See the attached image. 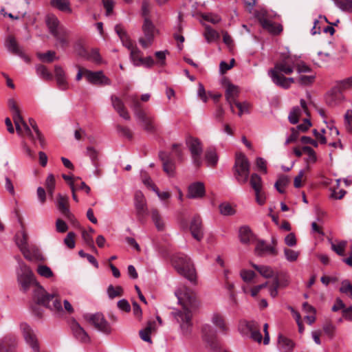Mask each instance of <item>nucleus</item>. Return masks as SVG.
I'll list each match as a JSON object with an SVG mask.
<instances>
[{"label": "nucleus", "instance_id": "obj_1", "mask_svg": "<svg viewBox=\"0 0 352 352\" xmlns=\"http://www.w3.org/2000/svg\"><path fill=\"white\" fill-rule=\"evenodd\" d=\"M19 265L17 280L21 290L26 292L32 286H35L33 300L36 305H43L55 312H63V308L58 294L56 293L48 294L43 287L39 285L34 278L32 271L21 259L19 261Z\"/></svg>", "mask_w": 352, "mask_h": 352}, {"label": "nucleus", "instance_id": "obj_2", "mask_svg": "<svg viewBox=\"0 0 352 352\" xmlns=\"http://www.w3.org/2000/svg\"><path fill=\"white\" fill-rule=\"evenodd\" d=\"M179 309H174L171 315L179 324L183 336H188L192 330V318L194 313L199 307V302L195 294L190 289L182 287L175 292Z\"/></svg>", "mask_w": 352, "mask_h": 352}, {"label": "nucleus", "instance_id": "obj_3", "mask_svg": "<svg viewBox=\"0 0 352 352\" xmlns=\"http://www.w3.org/2000/svg\"><path fill=\"white\" fill-rule=\"evenodd\" d=\"M172 263L175 270L187 278L190 283L195 284L197 273L191 258L182 253L176 254L172 257Z\"/></svg>", "mask_w": 352, "mask_h": 352}, {"label": "nucleus", "instance_id": "obj_4", "mask_svg": "<svg viewBox=\"0 0 352 352\" xmlns=\"http://www.w3.org/2000/svg\"><path fill=\"white\" fill-rule=\"evenodd\" d=\"M250 164L246 156L240 153L236 154L233 166L234 176L240 184H245L249 178Z\"/></svg>", "mask_w": 352, "mask_h": 352}, {"label": "nucleus", "instance_id": "obj_5", "mask_svg": "<svg viewBox=\"0 0 352 352\" xmlns=\"http://www.w3.org/2000/svg\"><path fill=\"white\" fill-rule=\"evenodd\" d=\"M131 100V107L134 111L135 116L140 122L143 129L150 133L155 131V126L153 124V118L148 116L146 113L142 109L141 104L136 96H131L129 97Z\"/></svg>", "mask_w": 352, "mask_h": 352}, {"label": "nucleus", "instance_id": "obj_6", "mask_svg": "<svg viewBox=\"0 0 352 352\" xmlns=\"http://www.w3.org/2000/svg\"><path fill=\"white\" fill-rule=\"evenodd\" d=\"M295 58L287 56L283 60L277 62L274 68L268 71V75L272 81L275 79V76H284V74L289 75L293 73L295 69Z\"/></svg>", "mask_w": 352, "mask_h": 352}, {"label": "nucleus", "instance_id": "obj_7", "mask_svg": "<svg viewBox=\"0 0 352 352\" xmlns=\"http://www.w3.org/2000/svg\"><path fill=\"white\" fill-rule=\"evenodd\" d=\"M186 144L190 152L192 164L197 168L200 167L202 164L203 148L201 142L197 138L188 136L186 139Z\"/></svg>", "mask_w": 352, "mask_h": 352}, {"label": "nucleus", "instance_id": "obj_8", "mask_svg": "<svg viewBox=\"0 0 352 352\" xmlns=\"http://www.w3.org/2000/svg\"><path fill=\"white\" fill-rule=\"evenodd\" d=\"M85 318L99 331L106 334H109L111 332L110 324L105 319L103 314L100 313L87 314L85 316Z\"/></svg>", "mask_w": 352, "mask_h": 352}, {"label": "nucleus", "instance_id": "obj_9", "mask_svg": "<svg viewBox=\"0 0 352 352\" xmlns=\"http://www.w3.org/2000/svg\"><path fill=\"white\" fill-rule=\"evenodd\" d=\"M142 31L144 36L139 38V43L142 47L148 48L153 43L156 31L155 25L148 18H144Z\"/></svg>", "mask_w": 352, "mask_h": 352}, {"label": "nucleus", "instance_id": "obj_10", "mask_svg": "<svg viewBox=\"0 0 352 352\" xmlns=\"http://www.w3.org/2000/svg\"><path fill=\"white\" fill-rule=\"evenodd\" d=\"M19 222L21 224V230L20 232L16 234L15 236V241L16 244L20 249L21 252L23 254L24 257L27 259H30V250L28 248V234L26 233L25 230V226L23 223L22 222V220L21 218H19Z\"/></svg>", "mask_w": 352, "mask_h": 352}, {"label": "nucleus", "instance_id": "obj_11", "mask_svg": "<svg viewBox=\"0 0 352 352\" xmlns=\"http://www.w3.org/2000/svg\"><path fill=\"white\" fill-rule=\"evenodd\" d=\"M134 206L136 211V215L139 221H142L143 219L148 215V208L144 195L140 190L136 191L135 193Z\"/></svg>", "mask_w": 352, "mask_h": 352}, {"label": "nucleus", "instance_id": "obj_12", "mask_svg": "<svg viewBox=\"0 0 352 352\" xmlns=\"http://www.w3.org/2000/svg\"><path fill=\"white\" fill-rule=\"evenodd\" d=\"M84 76L87 81L93 85H109L111 83L110 80L104 75L102 71L92 72L84 69Z\"/></svg>", "mask_w": 352, "mask_h": 352}, {"label": "nucleus", "instance_id": "obj_13", "mask_svg": "<svg viewBox=\"0 0 352 352\" xmlns=\"http://www.w3.org/2000/svg\"><path fill=\"white\" fill-rule=\"evenodd\" d=\"M202 337L204 341L213 350H217L219 347V344L217 338L216 332L209 324H204L202 327Z\"/></svg>", "mask_w": 352, "mask_h": 352}, {"label": "nucleus", "instance_id": "obj_14", "mask_svg": "<svg viewBox=\"0 0 352 352\" xmlns=\"http://www.w3.org/2000/svg\"><path fill=\"white\" fill-rule=\"evenodd\" d=\"M20 328L26 343L29 344L34 351L38 352L39 351V346L36 336L33 330L26 323H22Z\"/></svg>", "mask_w": 352, "mask_h": 352}, {"label": "nucleus", "instance_id": "obj_15", "mask_svg": "<svg viewBox=\"0 0 352 352\" xmlns=\"http://www.w3.org/2000/svg\"><path fill=\"white\" fill-rule=\"evenodd\" d=\"M190 231L192 237L198 241L203 239L204 236L202 220L199 215L195 216L190 223Z\"/></svg>", "mask_w": 352, "mask_h": 352}, {"label": "nucleus", "instance_id": "obj_16", "mask_svg": "<svg viewBox=\"0 0 352 352\" xmlns=\"http://www.w3.org/2000/svg\"><path fill=\"white\" fill-rule=\"evenodd\" d=\"M255 254L258 256L266 255L276 256L278 250L274 246L268 245L264 240H258L254 249Z\"/></svg>", "mask_w": 352, "mask_h": 352}, {"label": "nucleus", "instance_id": "obj_17", "mask_svg": "<svg viewBox=\"0 0 352 352\" xmlns=\"http://www.w3.org/2000/svg\"><path fill=\"white\" fill-rule=\"evenodd\" d=\"M70 328L74 338L82 343H88L90 342V338L85 330L77 322L73 320L71 322Z\"/></svg>", "mask_w": 352, "mask_h": 352}, {"label": "nucleus", "instance_id": "obj_18", "mask_svg": "<svg viewBox=\"0 0 352 352\" xmlns=\"http://www.w3.org/2000/svg\"><path fill=\"white\" fill-rule=\"evenodd\" d=\"M159 158L163 162V170L169 176H173L175 170V163L169 154L164 151L159 153Z\"/></svg>", "mask_w": 352, "mask_h": 352}, {"label": "nucleus", "instance_id": "obj_19", "mask_svg": "<svg viewBox=\"0 0 352 352\" xmlns=\"http://www.w3.org/2000/svg\"><path fill=\"white\" fill-rule=\"evenodd\" d=\"M111 104L113 109L117 111L120 117L124 120H129L131 117L126 110L123 101L118 96L113 95L111 96Z\"/></svg>", "mask_w": 352, "mask_h": 352}, {"label": "nucleus", "instance_id": "obj_20", "mask_svg": "<svg viewBox=\"0 0 352 352\" xmlns=\"http://www.w3.org/2000/svg\"><path fill=\"white\" fill-rule=\"evenodd\" d=\"M205 195V186L204 183L197 182L188 186L187 197L190 199H199Z\"/></svg>", "mask_w": 352, "mask_h": 352}, {"label": "nucleus", "instance_id": "obj_21", "mask_svg": "<svg viewBox=\"0 0 352 352\" xmlns=\"http://www.w3.org/2000/svg\"><path fill=\"white\" fill-rule=\"evenodd\" d=\"M225 95L226 100L230 106V109L232 112L234 113V110L233 104L239 95L238 87L234 85L233 84L229 83L226 87Z\"/></svg>", "mask_w": 352, "mask_h": 352}, {"label": "nucleus", "instance_id": "obj_22", "mask_svg": "<svg viewBox=\"0 0 352 352\" xmlns=\"http://www.w3.org/2000/svg\"><path fill=\"white\" fill-rule=\"evenodd\" d=\"M56 206L59 211L67 219L72 217L68 207V197L58 194L57 196Z\"/></svg>", "mask_w": 352, "mask_h": 352}, {"label": "nucleus", "instance_id": "obj_23", "mask_svg": "<svg viewBox=\"0 0 352 352\" xmlns=\"http://www.w3.org/2000/svg\"><path fill=\"white\" fill-rule=\"evenodd\" d=\"M343 89H344L339 82L336 87L332 89L331 93L327 96V103L330 106L336 105L338 103V101L342 99V96L341 92Z\"/></svg>", "mask_w": 352, "mask_h": 352}, {"label": "nucleus", "instance_id": "obj_24", "mask_svg": "<svg viewBox=\"0 0 352 352\" xmlns=\"http://www.w3.org/2000/svg\"><path fill=\"white\" fill-rule=\"evenodd\" d=\"M245 327L250 333V338L258 342H261L262 335L259 331L258 325L254 321L245 322Z\"/></svg>", "mask_w": 352, "mask_h": 352}, {"label": "nucleus", "instance_id": "obj_25", "mask_svg": "<svg viewBox=\"0 0 352 352\" xmlns=\"http://www.w3.org/2000/svg\"><path fill=\"white\" fill-rule=\"evenodd\" d=\"M45 22L50 32L53 35L60 31L63 28H59L60 21L54 14H48L46 16Z\"/></svg>", "mask_w": 352, "mask_h": 352}, {"label": "nucleus", "instance_id": "obj_26", "mask_svg": "<svg viewBox=\"0 0 352 352\" xmlns=\"http://www.w3.org/2000/svg\"><path fill=\"white\" fill-rule=\"evenodd\" d=\"M5 45L8 50L11 53L19 56H22L23 55V51L19 47L14 37L12 36H8L6 41Z\"/></svg>", "mask_w": 352, "mask_h": 352}, {"label": "nucleus", "instance_id": "obj_27", "mask_svg": "<svg viewBox=\"0 0 352 352\" xmlns=\"http://www.w3.org/2000/svg\"><path fill=\"white\" fill-rule=\"evenodd\" d=\"M50 3L52 7L61 12L68 14H71L72 12L69 0H50Z\"/></svg>", "mask_w": 352, "mask_h": 352}, {"label": "nucleus", "instance_id": "obj_28", "mask_svg": "<svg viewBox=\"0 0 352 352\" xmlns=\"http://www.w3.org/2000/svg\"><path fill=\"white\" fill-rule=\"evenodd\" d=\"M252 267H254L259 274L265 278H273L276 275L274 270L272 267L268 265H258L254 263H251Z\"/></svg>", "mask_w": 352, "mask_h": 352}, {"label": "nucleus", "instance_id": "obj_29", "mask_svg": "<svg viewBox=\"0 0 352 352\" xmlns=\"http://www.w3.org/2000/svg\"><path fill=\"white\" fill-rule=\"evenodd\" d=\"M261 26L263 29L274 35L278 34L283 31V27L280 24L274 23L270 19L264 22Z\"/></svg>", "mask_w": 352, "mask_h": 352}, {"label": "nucleus", "instance_id": "obj_30", "mask_svg": "<svg viewBox=\"0 0 352 352\" xmlns=\"http://www.w3.org/2000/svg\"><path fill=\"white\" fill-rule=\"evenodd\" d=\"M278 346L282 352H291L294 347L293 342L282 335L278 336Z\"/></svg>", "mask_w": 352, "mask_h": 352}, {"label": "nucleus", "instance_id": "obj_31", "mask_svg": "<svg viewBox=\"0 0 352 352\" xmlns=\"http://www.w3.org/2000/svg\"><path fill=\"white\" fill-rule=\"evenodd\" d=\"M127 47L130 50V57L135 66L141 65L142 61V56L141 51L137 47H133L131 44L129 45Z\"/></svg>", "mask_w": 352, "mask_h": 352}, {"label": "nucleus", "instance_id": "obj_32", "mask_svg": "<svg viewBox=\"0 0 352 352\" xmlns=\"http://www.w3.org/2000/svg\"><path fill=\"white\" fill-rule=\"evenodd\" d=\"M86 155L90 158L92 164L95 168L100 166L99 151L93 146H87Z\"/></svg>", "mask_w": 352, "mask_h": 352}, {"label": "nucleus", "instance_id": "obj_33", "mask_svg": "<svg viewBox=\"0 0 352 352\" xmlns=\"http://www.w3.org/2000/svg\"><path fill=\"white\" fill-rule=\"evenodd\" d=\"M205 159L208 166L214 167L218 162V155L214 148H210L206 150L205 153Z\"/></svg>", "mask_w": 352, "mask_h": 352}, {"label": "nucleus", "instance_id": "obj_34", "mask_svg": "<svg viewBox=\"0 0 352 352\" xmlns=\"http://www.w3.org/2000/svg\"><path fill=\"white\" fill-rule=\"evenodd\" d=\"M239 238L241 243H249L253 238V234L248 226H243L239 230Z\"/></svg>", "mask_w": 352, "mask_h": 352}, {"label": "nucleus", "instance_id": "obj_35", "mask_svg": "<svg viewBox=\"0 0 352 352\" xmlns=\"http://www.w3.org/2000/svg\"><path fill=\"white\" fill-rule=\"evenodd\" d=\"M276 85L284 89L290 87L291 84L295 82L294 78H286L285 76H275V79L272 81Z\"/></svg>", "mask_w": 352, "mask_h": 352}, {"label": "nucleus", "instance_id": "obj_36", "mask_svg": "<svg viewBox=\"0 0 352 352\" xmlns=\"http://www.w3.org/2000/svg\"><path fill=\"white\" fill-rule=\"evenodd\" d=\"M212 322L219 328L220 332L223 333H226L227 332L228 327L222 316L219 314H214L212 318Z\"/></svg>", "mask_w": 352, "mask_h": 352}, {"label": "nucleus", "instance_id": "obj_37", "mask_svg": "<svg viewBox=\"0 0 352 352\" xmlns=\"http://www.w3.org/2000/svg\"><path fill=\"white\" fill-rule=\"evenodd\" d=\"M204 36L208 43L214 42L219 38V33L209 25L206 26Z\"/></svg>", "mask_w": 352, "mask_h": 352}, {"label": "nucleus", "instance_id": "obj_38", "mask_svg": "<svg viewBox=\"0 0 352 352\" xmlns=\"http://www.w3.org/2000/svg\"><path fill=\"white\" fill-rule=\"evenodd\" d=\"M66 35L67 32L65 29H61L60 32L53 34L57 41L56 44L57 46H60L63 48L67 45L68 42L66 38Z\"/></svg>", "mask_w": 352, "mask_h": 352}, {"label": "nucleus", "instance_id": "obj_39", "mask_svg": "<svg viewBox=\"0 0 352 352\" xmlns=\"http://www.w3.org/2000/svg\"><path fill=\"white\" fill-rule=\"evenodd\" d=\"M250 184L254 191H258L263 188L262 179L256 173H253L251 175Z\"/></svg>", "mask_w": 352, "mask_h": 352}, {"label": "nucleus", "instance_id": "obj_40", "mask_svg": "<svg viewBox=\"0 0 352 352\" xmlns=\"http://www.w3.org/2000/svg\"><path fill=\"white\" fill-rule=\"evenodd\" d=\"M152 219L158 230H162L164 228V223L157 209L151 210Z\"/></svg>", "mask_w": 352, "mask_h": 352}, {"label": "nucleus", "instance_id": "obj_41", "mask_svg": "<svg viewBox=\"0 0 352 352\" xmlns=\"http://www.w3.org/2000/svg\"><path fill=\"white\" fill-rule=\"evenodd\" d=\"M36 74L45 80L52 79V74L47 70V67L43 65H38L36 67Z\"/></svg>", "mask_w": 352, "mask_h": 352}, {"label": "nucleus", "instance_id": "obj_42", "mask_svg": "<svg viewBox=\"0 0 352 352\" xmlns=\"http://www.w3.org/2000/svg\"><path fill=\"white\" fill-rule=\"evenodd\" d=\"M301 113L302 111L299 107H293L288 116L289 122L292 124H297L299 121V118L301 116Z\"/></svg>", "mask_w": 352, "mask_h": 352}, {"label": "nucleus", "instance_id": "obj_43", "mask_svg": "<svg viewBox=\"0 0 352 352\" xmlns=\"http://www.w3.org/2000/svg\"><path fill=\"white\" fill-rule=\"evenodd\" d=\"M342 11L352 12V0H333Z\"/></svg>", "mask_w": 352, "mask_h": 352}, {"label": "nucleus", "instance_id": "obj_44", "mask_svg": "<svg viewBox=\"0 0 352 352\" xmlns=\"http://www.w3.org/2000/svg\"><path fill=\"white\" fill-rule=\"evenodd\" d=\"M84 56L87 60H91L96 63H100L101 62V56L97 49H92L90 52H85Z\"/></svg>", "mask_w": 352, "mask_h": 352}, {"label": "nucleus", "instance_id": "obj_45", "mask_svg": "<svg viewBox=\"0 0 352 352\" xmlns=\"http://www.w3.org/2000/svg\"><path fill=\"white\" fill-rule=\"evenodd\" d=\"M45 187L49 195L52 197L55 188V178L52 174H50L45 180Z\"/></svg>", "mask_w": 352, "mask_h": 352}, {"label": "nucleus", "instance_id": "obj_46", "mask_svg": "<svg viewBox=\"0 0 352 352\" xmlns=\"http://www.w3.org/2000/svg\"><path fill=\"white\" fill-rule=\"evenodd\" d=\"M38 58L43 62L52 63L56 58V53L54 51H47L46 53H38Z\"/></svg>", "mask_w": 352, "mask_h": 352}, {"label": "nucleus", "instance_id": "obj_47", "mask_svg": "<svg viewBox=\"0 0 352 352\" xmlns=\"http://www.w3.org/2000/svg\"><path fill=\"white\" fill-rule=\"evenodd\" d=\"M295 69L298 74L309 73L311 72V68L306 65L303 61L298 60L295 58Z\"/></svg>", "mask_w": 352, "mask_h": 352}, {"label": "nucleus", "instance_id": "obj_48", "mask_svg": "<svg viewBox=\"0 0 352 352\" xmlns=\"http://www.w3.org/2000/svg\"><path fill=\"white\" fill-rule=\"evenodd\" d=\"M29 124L31 126V127L32 128V129L34 130V133L36 134V139L38 140V141L40 142L41 145H43V144H44V137L42 135V133L40 131V130L38 129V127L37 126V124H36V121L33 118H30L29 119Z\"/></svg>", "mask_w": 352, "mask_h": 352}, {"label": "nucleus", "instance_id": "obj_49", "mask_svg": "<svg viewBox=\"0 0 352 352\" xmlns=\"http://www.w3.org/2000/svg\"><path fill=\"white\" fill-rule=\"evenodd\" d=\"M123 289L120 286L114 287L113 285H109L107 288V294L110 298H114L117 296L122 295Z\"/></svg>", "mask_w": 352, "mask_h": 352}, {"label": "nucleus", "instance_id": "obj_50", "mask_svg": "<svg viewBox=\"0 0 352 352\" xmlns=\"http://www.w3.org/2000/svg\"><path fill=\"white\" fill-rule=\"evenodd\" d=\"M344 126L348 132L352 133V110L349 109L344 116Z\"/></svg>", "mask_w": 352, "mask_h": 352}, {"label": "nucleus", "instance_id": "obj_51", "mask_svg": "<svg viewBox=\"0 0 352 352\" xmlns=\"http://www.w3.org/2000/svg\"><path fill=\"white\" fill-rule=\"evenodd\" d=\"M38 274L45 278H50L53 276L52 270L47 265H39L37 267Z\"/></svg>", "mask_w": 352, "mask_h": 352}, {"label": "nucleus", "instance_id": "obj_52", "mask_svg": "<svg viewBox=\"0 0 352 352\" xmlns=\"http://www.w3.org/2000/svg\"><path fill=\"white\" fill-rule=\"evenodd\" d=\"M284 254L287 261L289 262H294L298 259L300 254L297 251H294L293 250L288 248H285Z\"/></svg>", "mask_w": 352, "mask_h": 352}, {"label": "nucleus", "instance_id": "obj_53", "mask_svg": "<svg viewBox=\"0 0 352 352\" xmlns=\"http://www.w3.org/2000/svg\"><path fill=\"white\" fill-rule=\"evenodd\" d=\"M219 210L221 214L225 216L232 215L235 212L234 209L228 203H223L220 204Z\"/></svg>", "mask_w": 352, "mask_h": 352}, {"label": "nucleus", "instance_id": "obj_54", "mask_svg": "<svg viewBox=\"0 0 352 352\" xmlns=\"http://www.w3.org/2000/svg\"><path fill=\"white\" fill-rule=\"evenodd\" d=\"M315 78V75H300L297 80V82L301 85H309L314 82Z\"/></svg>", "mask_w": 352, "mask_h": 352}, {"label": "nucleus", "instance_id": "obj_55", "mask_svg": "<svg viewBox=\"0 0 352 352\" xmlns=\"http://www.w3.org/2000/svg\"><path fill=\"white\" fill-rule=\"evenodd\" d=\"M346 245V241H342L338 244L331 243V250L340 256L344 255V252Z\"/></svg>", "mask_w": 352, "mask_h": 352}, {"label": "nucleus", "instance_id": "obj_56", "mask_svg": "<svg viewBox=\"0 0 352 352\" xmlns=\"http://www.w3.org/2000/svg\"><path fill=\"white\" fill-rule=\"evenodd\" d=\"M240 276L243 281L250 283L255 277L256 274L252 270H242Z\"/></svg>", "mask_w": 352, "mask_h": 352}, {"label": "nucleus", "instance_id": "obj_57", "mask_svg": "<svg viewBox=\"0 0 352 352\" xmlns=\"http://www.w3.org/2000/svg\"><path fill=\"white\" fill-rule=\"evenodd\" d=\"M302 151L305 153L307 154V155L309 156L307 161L312 162V163H314L316 161L317 158H316V153L312 148H311L310 146H305L302 147Z\"/></svg>", "mask_w": 352, "mask_h": 352}, {"label": "nucleus", "instance_id": "obj_58", "mask_svg": "<svg viewBox=\"0 0 352 352\" xmlns=\"http://www.w3.org/2000/svg\"><path fill=\"white\" fill-rule=\"evenodd\" d=\"M203 19L213 24L219 23L221 21L220 16L212 13H208L203 15Z\"/></svg>", "mask_w": 352, "mask_h": 352}, {"label": "nucleus", "instance_id": "obj_59", "mask_svg": "<svg viewBox=\"0 0 352 352\" xmlns=\"http://www.w3.org/2000/svg\"><path fill=\"white\" fill-rule=\"evenodd\" d=\"M76 234L73 232H69L64 239L65 244L70 249H73L75 247L74 238Z\"/></svg>", "mask_w": 352, "mask_h": 352}, {"label": "nucleus", "instance_id": "obj_60", "mask_svg": "<svg viewBox=\"0 0 352 352\" xmlns=\"http://www.w3.org/2000/svg\"><path fill=\"white\" fill-rule=\"evenodd\" d=\"M256 17L258 20L261 25H263L264 22L269 20L268 19V13L267 10L264 9H261L256 12Z\"/></svg>", "mask_w": 352, "mask_h": 352}, {"label": "nucleus", "instance_id": "obj_61", "mask_svg": "<svg viewBox=\"0 0 352 352\" xmlns=\"http://www.w3.org/2000/svg\"><path fill=\"white\" fill-rule=\"evenodd\" d=\"M104 8L106 9V15L109 16L113 12L114 1L113 0H102Z\"/></svg>", "mask_w": 352, "mask_h": 352}, {"label": "nucleus", "instance_id": "obj_62", "mask_svg": "<svg viewBox=\"0 0 352 352\" xmlns=\"http://www.w3.org/2000/svg\"><path fill=\"white\" fill-rule=\"evenodd\" d=\"M56 228L57 232L63 233L68 230V226L63 220L58 219L56 221Z\"/></svg>", "mask_w": 352, "mask_h": 352}, {"label": "nucleus", "instance_id": "obj_63", "mask_svg": "<svg viewBox=\"0 0 352 352\" xmlns=\"http://www.w3.org/2000/svg\"><path fill=\"white\" fill-rule=\"evenodd\" d=\"M118 307L125 312H129L131 311V305L126 299L120 300L117 303Z\"/></svg>", "mask_w": 352, "mask_h": 352}, {"label": "nucleus", "instance_id": "obj_64", "mask_svg": "<svg viewBox=\"0 0 352 352\" xmlns=\"http://www.w3.org/2000/svg\"><path fill=\"white\" fill-rule=\"evenodd\" d=\"M335 329V326L331 323H326L323 325L324 332L331 338L333 337Z\"/></svg>", "mask_w": 352, "mask_h": 352}]
</instances>
